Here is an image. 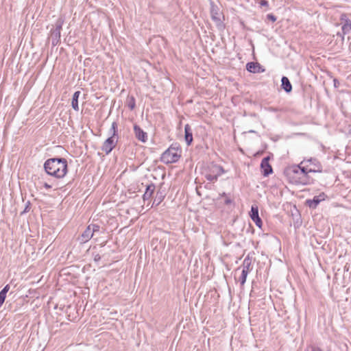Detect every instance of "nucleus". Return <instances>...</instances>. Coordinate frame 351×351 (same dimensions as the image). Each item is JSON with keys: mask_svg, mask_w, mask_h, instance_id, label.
<instances>
[{"mask_svg": "<svg viewBox=\"0 0 351 351\" xmlns=\"http://www.w3.org/2000/svg\"><path fill=\"white\" fill-rule=\"evenodd\" d=\"M46 173L56 178H64L68 171L67 160L64 158H51L44 163Z\"/></svg>", "mask_w": 351, "mask_h": 351, "instance_id": "obj_1", "label": "nucleus"}, {"mask_svg": "<svg viewBox=\"0 0 351 351\" xmlns=\"http://www.w3.org/2000/svg\"><path fill=\"white\" fill-rule=\"evenodd\" d=\"M299 171H300V176L298 178H292V183L295 184H302L306 185L308 184L309 182V176L308 173H311L309 171V165L307 164V162L306 159H304L299 165Z\"/></svg>", "mask_w": 351, "mask_h": 351, "instance_id": "obj_2", "label": "nucleus"}, {"mask_svg": "<svg viewBox=\"0 0 351 351\" xmlns=\"http://www.w3.org/2000/svg\"><path fill=\"white\" fill-rule=\"evenodd\" d=\"M180 158L178 147L171 145L161 156L160 160L165 164L176 162Z\"/></svg>", "mask_w": 351, "mask_h": 351, "instance_id": "obj_3", "label": "nucleus"}, {"mask_svg": "<svg viewBox=\"0 0 351 351\" xmlns=\"http://www.w3.org/2000/svg\"><path fill=\"white\" fill-rule=\"evenodd\" d=\"M64 24V19L62 17L58 19L55 24V28L51 29L50 34L51 37V44L53 46H56L60 41L61 30Z\"/></svg>", "mask_w": 351, "mask_h": 351, "instance_id": "obj_4", "label": "nucleus"}, {"mask_svg": "<svg viewBox=\"0 0 351 351\" xmlns=\"http://www.w3.org/2000/svg\"><path fill=\"white\" fill-rule=\"evenodd\" d=\"M118 141V138H113V136L108 137L103 143L101 150L109 154L112 150L116 147Z\"/></svg>", "mask_w": 351, "mask_h": 351, "instance_id": "obj_5", "label": "nucleus"}, {"mask_svg": "<svg viewBox=\"0 0 351 351\" xmlns=\"http://www.w3.org/2000/svg\"><path fill=\"white\" fill-rule=\"evenodd\" d=\"M326 197V194L324 193H322L319 195L315 196L312 199H306V205H307L310 208L315 209L322 201L325 199Z\"/></svg>", "mask_w": 351, "mask_h": 351, "instance_id": "obj_6", "label": "nucleus"}, {"mask_svg": "<svg viewBox=\"0 0 351 351\" xmlns=\"http://www.w3.org/2000/svg\"><path fill=\"white\" fill-rule=\"evenodd\" d=\"M306 160L307 164L309 165V171L313 173H321L322 171V166L317 159L315 158H311Z\"/></svg>", "mask_w": 351, "mask_h": 351, "instance_id": "obj_7", "label": "nucleus"}, {"mask_svg": "<svg viewBox=\"0 0 351 351\" xmlns=\"http://www.w3.org/2000/svg\"><path fill=\"white\" fill-rule=\"evenodd\" d=\"M269 157L267 156L264 158L261 163V168L263 170V175L264 176H268L273 172V169L270 164L269 163Z\"/></svg>", "mask_w": 351, "mask_h": 351, "instance_id": "obj_8", "label": "nucleus"}, {"mask_svg": "<svg viewBox=\"0 0 351 351\" xmlns=\"http://www.w3.org/2000/svg\"><path fill=\"white\" fill-rule=\"evenodd\" d=\"M134 135L136 136V138L143 142V143H145L147 141V132H144L141 128L140 126H138V125L135 124L134 125Z\"/></svg>", "mask_w": 351, "mask_h": 351, "instance_id": "obj_9", "label": "nucleus"}, {"mask_svg": "<svg viewBox=\"0 0 351 351\" xmlns=\"http://www.w3.org/2000/svg\"><path fill=\"white\" fill-rule=\"evenodd\" d=\"M246 69L247 71L253 73H263L265 69H263L258 62H250L247 63Z\"/></svg>", "mask_w": 351, "mask_h": 351, "instance_id": "obj_10", "label": "nucleus"}, {"mask_svg": "<svg viewBox=\"0 0 351 351\" xmlns=\"http://www.w3.org/2000/svg\"><path fill=\"white\" fill-rule=\"evenodd\" d=\"M93 236L94 234L91 231L90 228L87 226L83 233L78 237V241L81 243H84L92 239Z\"/></svg>", "mask_w": 351, "mask_h": 351, "instance_id": "obj_11", "label": "nucleus"}, {"mask_svg": "<svg viewBox=\"0 0 351 351\" xmlns=\"http://www.w3.org/2000/svg\"><path fill=\"white\" fill-rule=\"evenodd\" d=\"M210 15L214 21L216 23L221 22L219 9L218 6L215 5L213 2L210 3Z\"/></svg>", "mask_w": 351, "mask_h": 351, "instance_id": "obj_12", "label": "nucleus"}, {"mask_svg": "<svg viewBox=\"0 0 351 351\" xmlns=\"http://www.w3.org/2000/svg\"><path fill=\"white\" fill-rule=\"evenodd\" d=\"M156 186L154 184L151 183L146 186L145 192L143 195L144 201L148 200L153 195Z\"/></svg>", "mask_w": 351, "mask_h": 351, "instance_id": "obj_13", "label": "nucleus"}, {"mask_svg": "<svg viewBox=\"0 0 351 351\" xmlns=\"http://www.w3.org/2000/svg\"><path fill=\"white\" fill-rule=\"evenodd\" d=\"M281 82L282 88L287 93H291L292 90V85L289 78L286 76H283L281 79Z\"/></svg>", "mask_w": 351, "mask_h": 351, "instance_id": "obj_14", "label": "nucleus"}, {"mask_svg": "<svg viewBox=\"0 0 351 351\" xmlns=\"http://www.w3.org/2000/svg\"><path fill=\"white\" fill-rule=\"evenodd\" d=\"M300 167L298 165L293 166L287 171V175L292 182V178H298L300 176Z\"/></svg>", "mask_w": 351, "mask_h": 351, "instance_id": "obj_15", "label": "nucleus"}, {"mask_svg": "<svg viewBox=\"0 0 351 351\" xmlns=\"http://www.w3.org/2000/svg\"><path fill=\"white\" fill-rule=\"evenodd\" d=\"M184 132H185V135H184L185 141H186V144L188 145H189L191 143V142L193 141L192 131H191V128L189 126V125L186 124L185 125Z\"/></svg>", "mask_w": 351, "mask_h": 351, "instance_id": "obj_16", "label": "nucleus"}, {"mask_svg": "<svg viewBox=\"0 0 351 351\" xmlns=\"http://www.w3.org/2000/svg\"><path fill=\"white\" fill-rule=\"evenodd\" d=\"M80 91H75L72 97L71 106L75 111H79L78 99L80 95Z\"/></svg>", "mask_w": 351, "mask_h": 351, "instance_id": "obj_17", "label": "nucleus"}, {"mask_svg": "<svg viewBox=\"0 0 351 351\" xmlns=\"http://www.w3.org/2000/svg\"><path fill=\"white\" fill-rule=\"evenodd\" d=\"M242 271L249 273L252 269L251 259L247 256L246 257L241 266Z\"/></svg>", "mask_w": 351, "mask_h": 351, "instance_id": "obj_18", "label": "nucleus"}, {"mask_svg": "<svg viewBox=\"0 0 351 351\" xmlns=\"http://www.w3.org/2000/svg\"><path fill=\"white\" fill-rule=\"evenodd\" d=\"M126 105L131 110H134L136 107V100L134 96L128 95L126 98Z\"/></svg>", "mask_w": 351, "mask_h": 351, "instance_id": "obj_19", "label": "nucleus"}, {"mask_svg": "<svg viewBox=\"0 0 351 351\" xmlns=\"http://www.w3.org/2000/svg\"><path fill=\"white\" fill-rule=\"evenodd\" d=\"M109 134L111 135L110 136H113V138H118L117 123L115 121L112 123L111 128L109 130Z\"/></svg>", "mask_w": 351, "mask_h": 351, "instance_id": "obj_20", "label": "nucleus"}, {"mask_svg": "<svg viewBox=\"0 0 351 351\" xmlns=\"http://www.w3.org/2000/svg\"><path fill=\"white\" fill-rule=\"evenodd\" d=\"M251 219L258 217V208L257 206L252 205L250 212Z\"/></svg>", "mask_w": 351, "mask_h": 351, "instance_id": "obj_21", "label": "nucleus"}, {"mask_svg": "<svg viewBox=\"0 0 351 351\" xmlns=\"http://www.w3.org/2000/svg\"><path fill=\"white\" fill-rule=\"evenodd\" d=\"M340 20L341 21L342 25H348L351 26V21L348 19V16L346 14H343L341 15Z\"/></svg>", "mask_w": 351, "mask_h": 351, "instance_id": "obj_22", "label": "nucleus"}, {"mask_svg": "<svg viewBox=\"0 0 351 351\" xmlns=\"http://www.w3.org/2000/svg\"><path fill=\"white\" fill-rule=\"evenodd\" d=\"M340 20L341 21L342 25H348L351 26V21L348 19V16L346 14H343L341 15Z\"/></svg>", "mask_w": 351, "mask_h": 351, "instance_id": "obj_23", "label": "nucleus"}, {"mask_svg": "<svg viewBox=\"0 0 351 351\" xmlns=\"http://www.w3.org/2000/svg\"><path fill=\"white\" fill-rule=\"evenodd\" d=\"M249 273L246 271H241V276L239 277V281L241 282V285L243 286L245 283L247 276Z\"/></svg>", "mask_w": 351, "mask_h": 351, "instance_id": "obj_24", "label": "nucleus"}, {"mask_svg": "<svg viewBox=\"0 0 351 351\" xmlns=\"http://www.w3.org/2000/svg\"><path fill=\"white\" fill-rule=\"evenodd\" d=\"M341 30L343 34L342 37L343 38L346 34L351 33V26L348 25H342Z\"/></svg>", "mask_w": 351, "mask_h": 351, "instance_id": "obj_25", "label": "nucleus"}, {"mask_svg": "<svg viewBox=\"0 0 351 351\" xmlns=\"http://www.w3.org/2000/svg\"><path fill=\"white\" fill-rule=\"evenodd\" d=\"M218 176H219V173H217L216 175L207 174L206 176V178L207 180L210 181V182H215L217 180Z\"/></svg>", "mask_w": 351, "mask_h": 351, "instance_id": "obj_26", "label": "nucleus"}, {"mask_svg": "<svg viewBox=\"0 0 351 351\" xmlns=\"http://www.w3.org/2000/svg\"><path fill=\"white\" fill-rule=\"evenodd\" d=\"M88 226L90 228L91 231L93 232L94 235L100 231V226L97 224H90Z\"/></svg>", "mask_w": 351, "mask_h": 351, "instance_id": "obj_27", "label": "nucleus"}, {"mask_svg": "<svg viewBox=\"0 0 351 351\" xmlns=\"http://www.w3.org/2000/svg\"><path fill=\"white\" fill-rule=\"evenodd\" d=\"M252 220L255 223V224L260 228H261L263 226V221L262 219L260 218V217L252 218Z\"/></svg>", "mask_w": 351, "mask_h": 351, "instance_id": "obj_28", "label": "nucleus"}, {"mask_svg": "<svg viewBox=\"0 0 351 351\" xmlns=\"http://www.w3.org/2000/svg\"><path fill=\"white\" fill-rule=\"evenodd\" d=\"M221 196L226 197V199L224 200L225 204L228 205L232 202V200L230 197H227V195L225 193H223Z\"/></svg>", "mask_w": 351, "mask_h": 351, "instance_id": "obj_29", "label": "nucleus"}, {"mask_svg": "<svg viewBox=\"0 0 351 351\" xmlns=\"http://www.w3.org/2000/svg\"><path fill=\"white\" fill-rule=\"evenodd\" d=\"M267 19H268V20L271 21V22L274 23L275 21H276L277 18L273 14H268L267 15Z\"/></svg>", "mask_w": 351, "mask_h": 351, "instance_id": "obj_30", "label": "nucleus"}, {"mask_svg": "<svg viewBox=\"0 0 351 351\" xmlns=\"http://www.w3.org/2000/svg\"><path fill=\"white\" fill-rule=\"evenodd\" d=\"M259 5L261 7H268L269 6V3H268V1H267L265 0H263V1H261L259 2Z\"/></svg>", "mask_w": 351, "mask_h": 351, "instance_id": "obj_31", "label": "nucleus"}, {"mask_svg": "<svg viewBox=\"0 0 351 351\" xmlns=\"http://www.w3.org/2000/svg\"><path fill=\"white\" fill-rule=\"evenodd\" d=\"M9 289H10V285H7L3 288V289L1 291V292L3 293H5L6 295V293L8 292Z\"/></svg>", "mask_w": 351, "mask_h": 351, "instance_id": "obj_32", "label": "nucleus"}, {"mask_svg": "<svg viewBox=\"0 0 351 351\" xmlns=\"http://www.w3.org/2000/svg\"><path fill=\"white\" fill-rule=\"evenodd\" d=\"M311 351H324L322 348H320L319 347H317L316 346H311L310 347Z\"/></svg>", "mask_w": 351, "mask_h": 351, "instance_id": "obj_33", "label": "nucleus"}, {"mask_svg": "<svg viewBox=\"0 0 351 351\" xmlns=\"http://www.w3.org/2000/svg\"><path fill=\"white\" fill-rule=\"evenodd\" d=\"M93 259L95 262H98L101 259L99 254H93Z\"/></svg>", "mask_w": 351, "mask_h": 351, "instance_id": "obj_34", "label": "nucleus"}, {"mask_svg": "<svg viewBox=\"0 0 351 351\" xmlns=\"http://www.w3.org/2000/svg\"><path fill=\"white\" fill-rule=\"evenodd\" d=\"M5 297H6V295L0 291V301L1 302H3V303L4 302V301L5 300Z\"/></svg>", "mask_w": 351, "mask_h": 351, "instance_id": "obj_35", "label": "nucleus"}, {"mask_svg": "<svg viewBox=\"0 0 351 351\" xmlns=\"http://www.w3.org/2000/svg\"><path fill=\"white\" fill-rule=\"evenodd\" d=\"M217 169L218 170L217 173H219V176L224 172V170H223V167H221V166L217 167Z\"/></svg>", "mask_w": 351, "mask_h": 351, "instance_id": "obj_36", "label": "nucleus"}, {"mask_svg": "<svg viewBox=\"0 0 351 351\" xmlns=\"http://www.w3.org/2000/svg\"><path fill=\"white\" fill-rule=\"evenodd\" d=\"M43 186L47 189H50L51 188V186L47 182H45Z\"/></svg>", "mask_w": 351, "mask_h": 351, "instance_id": "obj_37", "label": "nucleus"}, {"mask_svg": "<svg viewBox=\"0 0 351 351\" xmlns=\"http://www.w3.org/2000/svg\"><path fill=\"white\" fill-rule=\"evenodd\" d=\"M278 110H279L278 108H274V107H271L270 108V111H271V112H277Z\"/></svg>", "mask_w": 351, "mask_h": 351, "instance_id": "obj_38", "label": "nucleus"}, {"mask_svg": "<svg viewBox=\"0 0 351 351\" xmlns=\"http://www.w3.org/2000/svg\"><path fill=\"white\" fill-rule=\"evenodd\" d=\"M337 83H338L337 80L335 79V80H334V84H335V86H337Z\"/></svg>", "mask_w": 351, "mask_h": 351, "instance_id": "obj_39", "label": "nucleus"}, {"mask_svg": "<svg viewBox=\"0 0 351 351\" xmlns=\"http://www.w3.org/2000/svg\"><path fill=\"white\" fill-rule=\"evenodd\" d=\"M29 206H26L25 210H24V212H27V208H28Z\"/></svg>", "mask_w": 351, "mask_h": 351, "instance_id": "obj_40", "label": "nucleus"}, {"mask_svg": "<svg viewBox=\"0 0 351 351\" xmlns=\"http://www.w3.org/2000/svg\"><path fill=\"white\" fill-rule=\"evenodd\" d=\"M106 242H103V243H101V246H104V245H106Z\"/></svg>", "mask_w": 351, "mask_h": 351, "instance_id": "obj_41", "label": "nucleus"}, {"mask_svg": "<svg viewBox=\"0 0 351 351\" xmlns=\"http://www.w3.org/2000/svg\"><path fill=\"white\" fill-rule=\"evenodd\" d=\"M3 303L0 301V307L2 306Z\"/></svg>", "mask_w": 351, "mask_h": 351, "instance_id": "obj_42", "label": "nucleus"}, {"mask_svg": "<svg viewBox=\"0 0 351 351\" xmlns=\"http://www.w3.org/2000/svg\"><path fill=\"white\" fill-rule=\"evenodd\" d=\"M328 351H331V350H328Z\"/></svg>", "mask_w": 351, "mask_h": 351, "instance_id": "obj_43", "label": "nucleus"}]
</instances>
